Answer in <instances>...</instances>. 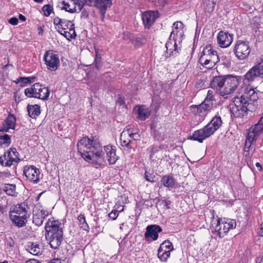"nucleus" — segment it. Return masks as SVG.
<instances>
[{
  "mask_svg": "<svg viewBox=\"0 0 263 263\" xmlns=\"http://www.w3.org/2000/svg\"><path fill=\"white\" fill-rule=\"evenodd\" d=\"M77 147L81 156L87 162L98 165L104 162L102 146L97 140L84 137L78 142Z\"/></svg>",
  "mask_w": 263,
  "mask_h": 263,
  "instance_id": "obj_1",
  "label": "nucleus"
},
{
  "mask_svg": "<svg viewBox=\"0 0 263 263\" xmlns=\"http://www.w3.org/2000/svg\"><path fill=\"white\" fill-rule=\"evenodd\" d=\"M239 84L238 77L232 76L215 77L211 83V87L225 98L233 93Z\"/></svg>",
  "mask_w": 263,
  "mask_h": 263,
  "instance_id": "obj_2",
  "label": "nucleus"
},
{
  "mask_svg": "<svg viewBox=\"0 0 263 263\" xmlns=\"http://www.w3.org/2000/svg\"><path fill=\"white\" fill-rule=\"evenodd\" d=\"M61 224L58 220H48L45 227L46 238L50 247L54 249L60 246L63 240V232Z\"/></svg>",
  "mask_w": 263,
  "mask_h": 263,
  "instance_id": "obj_3",
  "label": "nucleus"
},
{
  "mask_svg": "<svg viewBox=\"0 0 263 263\" xmlns=\"http://www.w3.org/2000/svg\"><path fill=\"white\" fill-rule=\"evenodd\" d=\"M231 111L236 118H241L246 116L248 111H252L256 106H250L247 105V102L243 101L239 97L234 98L233 103L231 104Z\"/></svg>",
  "mask_w": 263,
  "mask_h": 263,
  "instance_id": "obj_4",
  "label": "nucleus"
},
{
  "mask_svg": "<svg viewBox=\"0 0 263 263\" xmlns=\"http://www.w3.org/2000/svg\"><path fill=\"white\" fill-rule=\"evenodd\" d=\"M219 61L217 52L213 49L211 45H208L203 49L199 58L200 63L208 69L213 68Z\"/></svg>",
  "mask_w": 263,
  "mask_h": 263,
  "instance_id": "obj_5",
  "label": "nucleus"
},
{
  "mask_svg": "<svg viewBox=\"0 0 263 263\" xmlns=\"http://www.w3.org/2000/svg\"><path fill=\"white\" fill-rule=\"evenodd\" d=\"M236 226V222L234 219H218L217 224L214 228V231L219 237L222 238L230 229H235Z\"/></svg>",
  "mask_w": 263,
  "mask_h": 263,
  "instance_id": "obj_6",
  "label": "nucleus"
},
{
  "mask_svg": "<svg viewBox=\"0 0 263 263\" xmlns=\"http://www.w3.org/2000/svg\"><path fill=\"white\" fill-rule=\"evenodd\" d=\"M258 78H263V56L260 57L257 63L245 74L243 81L246 84L254 81Z\"/></svg>",
  "mask_w": 263,
  "mask_h": 263,
  "instance_id": "obj_7",
  "label": "nucleus"
},
{
  "mask_svg": "<svg viewBox=\"0 0 263 263\" xmlns=\"http://www.w3.org/2000/svg\"><path fill=\"white\" fill-rule=\"evenodd\" d=\"M20 160L16 149L14 147H10L0 157V163L3 166L10 167Z\"/></svg>",
  "mask_w": 263,
  "mask_h": 263,
  "instance_id": "obj_8",
  "label": "nucleus"
},
{
  "mask_svg": "<svg viewBox=\"0 0 263 263\" xmlns=\"http://www.w3.org/2000/svg\"><path fill=\"white\" fill-rule=\"evenodd\" d=\"M43 59L47 68L50 71H55L60 66L59 55L52 50L46 51Z\"/></svg>",
  "mask_w": 263,
  "mask_h": 263,
  "instance_id": "obj_9",
  "label": "nucleus"
},
{
  "mask_svg": "<svg viewBox=\"0 0 263 263\" xmlns=\"http://www.w3.org/2000/svg\"><path fill=\"white\" fill-rule=\"evenodd\" d=\"M250 51V47L248 42L238 41L234 48L235 54L239 60L246 59L249 56Z\"/></svg>",
  "mask_w": 263,
  "mask_h": 263,
  "instance_id": "obj_10",
  "label": "nucleus"
},
{
  "mask_svg": "<svg viewBox=\"0 0 263 263\" xmlns=\"http://www.w3.org/2000/svg\"><path fill=\"white\" fill-rule=\"evenodd\" d=\"M23 173L28 180L33 183L40 181V172L38 168L33 165L25 166Z\"/></svg>",
  "mask_w": 263,
  "mask_h": 263,
  "instance_id": "obj_11",
  "label": "nucleus"
},
{
  "mask_svg": "<svg viewBox=\"0 0 263 263\" xmlns=\"http://www.w3.org/2000/svg\"><path fill=\"white\" fill-rule=\"evenodd\" d=\"M162 228L158 225L152 224L147 226L144 237L148 241L156 240L158 238V233L162 232Z\"/></svg>",
  "mask_w": 263,
  "mask_h": 263,
  "instance_id": "obj_12",
  "label": "nucleus"
},
{
  "mask_svg": "<svg viewBox=\"0 0 263 263\" xmlns=\"http://www.w3.org/2000/svg\"><path fill=\"white\" fill-rule=\"evenodd\" d=\"M48 214L47 211L35 207L33 210V223L37 226H41Z\"/></svg>",
  "mask_w": 263,
  "mask_h": 263,
  "instance_id": "obj_13",
  "label": "nucleus"
},
{
  "mask_svg": "<svg viewBox=\"0 0 263 263\" xmlns=\"http://www.w3.org/2000/svg\"><path fill=\"white\" fill-rule=\"evenodd\" d=\"M211 135V132H209L206 126H204L202 129L195 131L189 139L202 143L203 140L210 137Z\"/></svg>",
  "mask_w": 263,
  "mask_h": 263,
  "instance_id": "obj_14",
  "label": "nucleus"
},
{
  "mask_svg": "<svg viewBox=\"0 0 263 263\" xmlns=\"http://www.w3.org/2000/svg\"><path fill=\"white\" fill-rule=\"evenodd\" d=\"M217 39L218 44L222 48L229 47L233 42L232 35L223 31L219 32Z\"/></svg>",
  "mask_w": 263,
  "mask_h": 263,
  "instance_id": "obj_15",
  "label": "nucleus"
},
{
  "mask_svg": "<svg viewBox=\"0 0 263 263\" xmlns=\"http://www.w3.org/2000/svg\"><path fill=\"white\" fill-rule=\"evenodd\" d=\"M16 120V117L14 115H9L0 127V132H8L9 129H14Z\"/></svg>",
  "mask_w": 263,
  "mask_h": 263,
  "instance_id": "obj_16",
  "label": "nucleus"
},
{
  "mask_svg": "<svg viewBox=\"0 0 263 263\" xmlns=\"http://www.w3.org/2000/svg\"><path fill=\"white\" fill-rule=\"evenodd\" d=\"M166 48L165 57L166 58L171 56H175L178 53L179 48L177 44V39L172 40L171 37L165 44Z\"/></svg>",
  "mask_w": 263,
  "mask_h": 263,
  "instance_id": "obj_17",
  "label": "nucleus"
},
{
  "mask_svg": "<svg viewBox=\"0 0 263 263\" xmlns=\"http://www.w3.org/2000/svg\"><path fill=\"white\" fill-rule=\"evenodd\" d=\"M27 208L28 205L25 202L18 203L10 208L9 214L29 216V214H28Z\"/></svg>",
  "mask_w": 263,
  "mask_h": 263,
  "instance_id": "obj_18",
  "label": "nucleus"
},
{
  "mask_svg": "<svg viewBox=\"0 0 263 263\" xmlns=\"http://www.w3.org/2000/svg\"><path fill=\"white\" fill-rule=\"evenodd\" d=\"M239 97L242 98L243 101H246L247 105L250 106H254V103L256 102L258 99L257 93L253 89H250L247 91H245Z\"/></svg>",
  "mask_w": 263,
  "mask_h": 263,
  "instance_id": "obj_19",
  "label": "nucleus"
},
{
  "mask_svg": "<svg viewBox=\"0 0 263 263\" xmlns=\"http://www.w3.org/2000/svg\"><path fill=\"white\" fill-rule=\"evenodd\" d=\"M9 216L12 224L18 228H22L26 224L29 217V216L14 214H9Z\"/></svg>",
  "mask_w": 263,
  "mask_h": 263,
  "instance_id": "obj_20",
  "label": "nucleus"
},
{
  "mask_svg": "<svg viewBox=\"0 0 263 263\" xmlns=\"http://www.w3.org/2000/svg\"><path fill=\"white\" fill-rule=\"evenodd\" d=\"M157 17L156 13L152 11L144 12L142 14L143 24L147 28H149L154 24Z\"/></svg>",
  "mask_w": 263,
  "mask_h": 263,
  "instance_id": "obj_21",
  "label": "nucleus"
},
{
  "mask_svg": "<svg viewBox=\"0 0 263 263\" xmlns=\"http://www.w3.org/2000/svg\"><path fill=\"white\" fill-rule=\"evenodd\" d=\"M104 150L106 153L107 159L109 163L115 164L118 159L116 147L108 145L104 146Z\"/></svg>",
  "mask_w": 263,
  "mask_h": 263,
  "instance_id": "obj_22",
  "label": "nucleus"
},
{
  "mask_svg": "<svg viewBox=\"0 0 263 263\" xmlns=\"http://www.w3.org/2000/svg\"><path fill=\"white\" fill-rule=\"evenodd\" d=\"M222 122L220 116H216L205 126L213 135L222 125Z\"/></svg>",
  "mask_w": 263,
  "mask_h": 263,
  "instance_id": "obj_23",
  "label": "nucleus"
},
{
  "mask_svg": "<svg viewBox=\"0 0 263 263\" xmlns=\"http://www.w3.org/2000/svg\"><path fill=\"white\" fill-rule=\"evenodd\" d=\"M129 132L128 129H124L120 135V142L121 146L130 152L132 148V140L129 137Z\"/></svg>",
  "mask_w": 263,
  "mask_h": 263,
  "instance_id": "obj_24",
  "label": "nucleus"
},
{
  "mask_svg": "<svg viewBox=\"0 0 263 263\" xmlns=\"http://www.w3.org/2000/svg\"><path fill=\"white\" fill-rule=\"evenodd\" d=\"M136 113L137 118L141 121H144L151 115V110L145 105L139 106Z\"/></svg>",
  "mask_w": 263,
  "mask_h": 263,
  "instance_id": "obj_25",
  "label": "nucleus"
},
{
  "mask_svg": "<svg viewBox=\"0 0 263 263\" xmlns=\"http://www.w3.org/2000/svg\"><path fill=\"white\" fill-rule=\"evenodd\" d=\"M213 103L212 102H207L204 100L201 104L198 106L197 112L200 115H205L213 107Z\"/></svg>",
  "mask_w": 263,
  "mask_h": 263,
  "instance_id": "obj_26",
  "label": "nucleus"
},
{
  "mask_svg": "<svg viewBox=\"0 0 263 263\" xmlns=\"http://www.w3.org/2000/svg\"><path fill=\"white\" fill-rule=\"evenodd\" d=\"M27 250L33 255H41L43 252V248L42 245L36 243H31L28 246Z\"/></svg>",
  "mask_w": 263,
  "mask_h": 263,
  "instance_id": "obj_27",
  "label": "nucleus"
},
{
  "mask_svg": "<svg viewBox=\"0 0 263 263\" xmlns=\"http://www.w3.org/2000/svg\"><path fill=\"white\" fill-rule=\"evenodd\" d=\"M28 115L32 118H35L40 113V106L37 104L28 105L27 107Z\"/></svg>",
  "mask_w": 263,
  "mask_h": 263,
  "instance_id": "obj_28",
  "label": "nucleus"
},
{
  "mask_svg": "<svg viewBox=\"0 0 263 263\" xmlns=\"http://www.w3.org/2000/svg\"><path fill=\"white\" fill-rule=\"evenodd\" d=\"M258 137L256 136L254 134L251 133L248 130L247 136L246 138V143L244 147V150L246 152H248L252 144L256 141L258 139Z\"/></svg>",
  "mask_w": 263,
  "mask_h": 263,
  "instance_id": "obj_29",
  "label": "nucleus"
},
{
  "mask_svg": "<svg viewBox=\"0 0 263 263\" xmlns=\"http://www.w3.org/2000/svg\"><path fill=\"white\" fill-rule=\"evenodd\" d=\"M161 181L163 185L167 187H173L176 183L175 179L171 175H165L163 176Z\"/></svg>",
  "mask_w": 263,
  "mask_h": 263,
  "instance_id": "obj_30",
  "label": "nucleus"
},
{
  "mask_svg": "<svg viewBox=\"0 0 263 263\" xmlns=\"http://www.w3.org/2000/svg\"><path fill=\"white\" fill-rule=\"evenodd\" d=\"M98 7L100 9L101 13L103 15L105 14L106 9L107 7H110L112 4L111 0H97Z\"/></svg>",
  "mask_w": 263,
  "mask_h": 263,
  "instance_id": "obj_31",
  "label": "nucleus"
},
{
  "mask_svg": "<svg viewBox=\"0 0 263 263\" xmlns=\"http://www.w3.org/2000/svg\"><path fill=\"white\" fill-rule=\"evenodd\" d=\"M216 0H204L203 7L205 12L212 13L215 8Z\"/></svg>",
  "mask_w": 263,
  "mask_h": 263,
  "instance_id": "obj_32",
  "label": "nucleus"
},
{
  "mask_svg": "<svg viewBox=\"0 0 263 263\" xmlns=\"http://www.w3.org/2000/svg\"><path fill=\"white\" fill-rule=\"evenodd\" d=\"M38 84L37 83L34 84L31 87L25 89L24 93L26 97H34L37 98L36 88L37 89Z\"/></svg>",
  "mask_w": 263,
  "mask_h": 263,
  "instance_id": "obj_33",
  "label": "nucleus"
},
{
  "mask_svg": "<svg viewBox=\"0 0 263 263\" xmlns=\"http://www.w3.org/2000/svg\"><path fill=\"white\" fill-rule=\"evenodd\" d=\"M3 191L9 196H16L17 193L16 192V186L12 184H6L3 187Z\"/></svg>",
  "mask_w": 263,
  "mask_h": 263,
  "instance_id": "obj_34",
  "label": "nucleus"
},
{
  "mask_svg": "<svg viewBox=\"0 0 263 263\" xmlns=\"http://www.w3.org/2000/svg\"><path fill=\"white\" fill-rule=\"evenodd\" d=\"M174 250L172 243L168 240H164L160 246L158 250L160 251L170 252Z\"/></svg>",
  "mask_w": 263,
  "mask_h": 263,
  "instance_id": "obj_35",
  "label": "nucleus"
},
{
  "mask_svg": "<svg viewBox=\"0 0 263 263\" xmlns=\"http://www.w3.org/2000/svg\"><path fill=\"white\" fill-rule=\"evenodd\" d=\"M67 29H69V31L64 30V32H62L61 34L63 35L68 40L76 37L77 35L74 30V24H71V27Z\"/></svg>",
  "mask_w": 263,
  "mask_h": 263,
  "instance_id": "obj_36",
  "label": "nucleus"
},
{
  "mask_svg": "<svg viewBox=\"0 0 263 263\" xmlns=\"http://www.w3.org/2000/svg\"><path fill=\"white\" fill-rule=\"evenodd\" d=\"M50 92V90L48 87L43 86L39 92H37V98L42 100H47Z\"/></svg>",
  "mask_w": 263,
  "mask_h": 263,
  "instance_id": "obj_37",
  "label": "nucleus"
},
{
  "mask_svg": "<svg viewBox=\"0 0 263 263\" xmlns=\"http://www.w3.org/2000/svg\"><path fill=\"white\" fill-rule=\"evenodd\" d=\"M11 140L10 136L8 134H5L3 136H0V146L2 147H7L11 144Z\"/></svg>",
  "mask_w": 263,
  "mask_h": 263,
  "instance_id": "obj_38",
  "label": "nucleus"
},
{
  "mask_svg": "<svg viewBox=\"0 0 263 263\" xmlns=\"http://www.w3.org/2000/svg\"><path fill=\"white\" fill-rule=\"evenodd\" d=\"M182 29H175L173 28L170 37H171V39L172 38V40H174V39H177V40L178 39H180L182 36Z\"/></svg>",
  "mask_w": 263,
  "mask_h": 263,
  "instance_id": "obj_39",
  "label": "nucleus"
},
{
  "mask_svg": "<svg viewBox=\"0 0 263 263\" xmlns=\"http://www.w3.org/2000/svg\"><path fill=\"white\" fill-rule=\"evenodd\" d=\"M78 219L79 221V224L81 228L85 230H86L89 228V226L86 222L85 217L84 215H80L78 217Z\"/></svg>",
  "mask_w": 263,
  "mask_h": 263,
  "instance_id": "obj_40",
  "label": "nucleus"
},
{
  "mask_svg": "<svg viewBox=\"0 0 263 263\" xmlns=\"http://www.w3.org/2000/svg\"><path fill=\"white\" fill-rule=\"evenodd\" d=\"M158 258L162 262H166L168 257L170 256V253L167 252L166 251L163 252L160 251V250H158L157 254Z\"/></svg>",
  "mask_w": 263,
  "mask_h": 263,
  "instance_id": "obj_41",
  "label": "nucleus"
},
{
  "mask_svg": "<svg viewBox=\"0 0 263 263\" xmlns=\"http://www.w3.org/2000/svg\"><path fill=\"white\" fill-rule=\"evenodd\" d=\"M62 5L63 6L61 7L62 10H65L66 11L71 13L76 11V6H74L73 8H71L70 5L68 3H66L65 1H63Z\"/></svg>",
  "mask_w": 263,
  "mask_h": 263,
  "instance_id": "obj_42",
  "label": "nucleus"
},
{
  "mask_svg": "<svg viewBox=\"0 0 263 263\" xmlns=\"http://www.w3.org/2000/svg\"><path fill=\"white\" fill-rule=\"evenodd\" d=\"M206 80V78L204 76L202 77L200 79H198L195 84V87L197 89H201L205 87V83Z\"/></svg>",
  "mask_w": 263,
  "mask_h": 263,
  "instance_id": "obj_43",
  "label": "nucleus"
},
{
  "mask_svg": "<svg viewBox=\"0 0 263 263\" xmlns=\"http://www.w3.org/2000/svg\"><path fill=\"white\" fill-rule=\"evenodd\" d=\"M63 19L59 18V17H55L53 19V24L55 26V28L58 32L60 34H62V30H61V26L62 22Z\"/></svg>",
  "mask_w": 263,
  "mask_h": 263,
  "instance_id": "obj_44",
  "label": "nucleus"
},
{
  "mask_svg": "<svg viewBox=\"0 0 263 263\" xmlns=\"http://www.w3.org/2000/svg\"><path fill=\"white\" fill-rule=\"evenodd\" d=\"M42 10L44 12V15L46 16H48L53 11V8L49 5H46L43 7Z\"/></svg>",
  "mask_w": 263,
  "mask_h": 263,
  "instance_id": "obj_45",
  "label": "nucleus"
},
{
  "mask_svg": "<svg viewBox=\"0 0 263 263\" xmlns=\"http://www.w3.org/2000/svg\"><path fill=\"white\" fill-rule=\"evenodd\" d=\"M73 24L70 21L65 20L63 19L61 26V30L62 32L64 30H66L69 28V26L71 27V25Z\"/></svg>",
  "mask_w": 263,
  "mask_h": 263,
  "instance_id": "obj_46",
  "label": "nucleus"
},
{
  "mask_svg": "<svg viewBox=\"0 0 263 263\" xmlns=\"http://www.w3.org/2000/svg\"><path fill=\"white\" fill-rule=\"evenodd\" d=\"M83 3V7L84 5H87L91 7L96 6L98 7V1L97 0H84Z\"/></svg>",
  "mask_w": 263,
  "mask_h": 263,
  "instance_id": "obj_47",
  "label": "nucleus"
},
{
  "mask_svg": "<svg viewBox=\"0 0 263 263\" xmlns=\"http://www.w3.org/2000/svg\"><path fill=\"white\" fill-rule=\"evenodd\" d=\"M16 84L20 83L21 87L25 86V85L28 83V79L27 77H20L15 82Z\"/></svg>",
  "mask_w": 263,
  "mask_h": 263,
  "instance_id": "obj_48",
  "label": "nucleus"
},
{
  "mask_svg": "<svg viewBox=\"0 0 263 263\" xmlns=\"http://www.w3.org/2000/svg\"><path fill=\"white\" fill-rule=\"evenodd\" d=\"M155 176L153 174L146 171L145 173V179L151 182H155L154 180Z\"/></svg>",
  "mask_w": 263,
  "mask_h": 263,
  "instance_id": "obj_49",
  "label": "nucleus"
},
{
  "mask_svg": "<svg viewBox=\"0 0 263 263\" xmlns=\"http://www.w3.org/2000/svg\"><path fill=\"white\" fill-rule=\"evenodd\" d=\"M213 91L212 90H209L207 93V96L205 101L207 102H212L214 100L213 96Z\"/></svg>",
  "mask_w": 263,
  "mask_h": 263,
  "instance_id": "obj_50",
  "label": "nucleus"
},
{
  "mask_svg": "<svg viewBox=\"0 0 263 263\" xmlns=\"http://www.w3.org/2000/svg\"><path fill=\"white\" fill-rule=\"evenodd\" d=\"M7 205V201L5 199L0 197V211L4 210Z\"/></svg>",
  "mask_w": 263,
  "mask_h": 263,
  "instance_id": "obj_51",
  "label": "nucleus"
},
{
  "mask_svg": "<svg viewBox=\"0 0 263 263\" xmlns=\"http://www.w3.org/2000/svg\"><path fill=\"white\" fill-rule=\"evenodd\" d=\"M119 215V213L118 212V211H112L109 214V217L112 219V220H115L117 217Z\"/></svg>",
  "mask_w": 263,
  "mask_h": 263,
  "instance_id": "obj_52",
  "label": "nucleus"
},
{
  "mask_svg": "<svg viewBox=\"0 0 263 263\" xmlns=\"http://www.w3.org/2000/svg\"><path fill=\"white\" fill-rule=\"evenodd\" d=\"M183 24L180 22H177L174 23L173 24V29H182Z\"/></svg>",
  "mask_w": 263,
  "mask_h": 263,
  "instance_id": "obj_53",
  "label": "nucleus"
},
{
  "mask_svg": "<svg viewBox=\"0 0 263 263\" xmlns=\"http://www.w3.org/2000/svg\"><path fill=\"white\" fill-rule=\"evenodd\" d=\"M9 23L12 25H16L18 24V18L15 17L10 18L9 21Z\"/></svg>",
  "mask_w": 263,
  "mask_h": 263,
  "instance_id": "obj_54",
  "label": "nucleus"
},
{
  "mask_svg": "<svg viewBox=\"0 0 263 263\" xmlns=\"http://www.w3.org/2000/svg\"><path fill=\"white\" fill-rule=\"evenodd\" d=\"M159 104H160V103L159 102H153L152 104V107H154L155 111L156 112L158 109L159 108Z\"/></svg>",
  "mask_w": 263,
  "mask_h": 263,
  "instance_id": "obj_55",
  "label": "nucleus"
},
{
  "mask_svg": "<svg viewBox=\"0 0 263 263\" xmlns=\"http://www.w3.org/2000/svg\"><path fill=\"white\" fill-rule=\"evenodd\" d=\"M76 4H78V6L79 7V10L80 11L83 8V3L84 2V0H76Z\"/></svg>",
  "mask_w": 263,
  "mask_h": 263,
  "instance_id": "obj_56",
  "label": "nucleus"
},
{
  "mask_svg": "<svg viewBox=\"0 0 263 263\" xmlns=\"http://www.w3.org/2000/svg\"><path fill=\"white\" fill-rule=\"evenodd\" d=\"M133 135L134 136V140L135 141L138 140L140 138V135L136 132L134 133L133 132Z\"/></svg>",
  "mask_w": 263,
  "mask_h": 263,
  "instance_id": "obj_57",
  "label": "nucleus"
},
{
  "mask_svg": "<svg viewBox=\"0 0 263 263\" xmlns=\"http://www.w3.org/2000/svg\"><path fill=\"white\" fill-rule=\"evenodd\" d=\"M258 234L260 236H263V224H261L258 231Z\"/></svg>",
  "mask_w": 263,
  "mask_h": 263,
  "instance_id": "obj_58",
  "label": "nucleus"
},
{
  "mask_svg": "<svg viewBox=\"0 0 263 263\" xmlns=\"http://www.w3.org/2000/svg\"><path fill=\"white\" fill-rule=\"evenodd\" d=\"M25 263H40V262L39 260L35 259H30L26 261Z\"/></svg>",
  "mask_w": 263,
  "mask_h": 263,
  "instance_id": "obj_59",
  "label": "nucleus"
},
{
  "mask_svg": "<svg viewBox=\"0 0 263 263\" xmlns=\"http://www.w3.org/2000/svg\"><path fill=\"white\" fill-rule=\"evenodd\" d=\"M27 78H28V83L34 82L35 81V80L36 79V77H27Z\"/></svg>",
  "mask_w": 263,
  "mask_h": 263,
  "instance_id": "obj_60",
  "label": "nucleus"
},
{
  "mask_svg": "<svg viewBox=\"0 0 263 263\" xmlns=\"http://www.w3.org/2000/svg\"><path fill=\"white\" fill-rule=\"evenodd\" d=\"M256 263H263V254L261 255L260 257L257 258Z\"/></svg>",
  "mask_w": 263,
  "mask_h": 263,
  "instance_id": "obj_61",
  "label": "nucleus"
},
{
  "mask_svg": "<svg viewBox=\"0 0 263 263\" xmlns=\"http://www.w3.org/2000/svg\"><path fill=\"white\" fill-rule=\"evenodd\" d=\"M8 245L10 247H13L14 245V241L12 239H10L8 241Z\"/></svg>",
  "mask_w": 263,
  "mask_h": 263,
  "instance_id": "obj_62",
  "label": "nucleus"
},
{
  "mask_svg": "<svg viewBox=\"0 0 263 263\" xmlns=\"http://www.w3.org/2000/svg\"><path fill=\"white\" fill-rule=\"evenodd\" d=\"M49 263H61V261L60 259L57 258L51 260V261Z\"/></svg>",
  "mask_w": 263,
  "mask_h": 263,
  "instance_id": "obj_63",
  "label": "nucleus"
},
{
  "mask_svg": "<svg viewBox=\"0 0 263 263\" xmlns=\"http://www.w3.org/2000/svg\"><path fill=\"white\" fill-rule=\"evenodd\" d=\"M255 166L258 168V170L259 171H262V166H261V165L260 163H259V162L256 163Z\"/></svg>",
  "mask_w": 263,
  "mask_h": 263,
  "instance_id": "obj_64",
  "label": "nucleus"
}]
</instances>
